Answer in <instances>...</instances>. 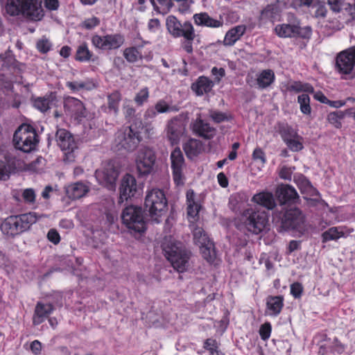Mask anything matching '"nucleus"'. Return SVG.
<instances>
[{
	"label": "nucleus",
	"instance_id": "1",
	"mask_svg": "<svg viewBox=\"0 0 355 355\" xmlns=\"http://www.w3.org/2000/svg\"><path fill=\"white\" fill-rule=\"evenodd\" d=\"M5 10L11 17H21L30 21H39L44 16L39 0H7Z\"/></svg>",
	"mask_w": 355,
	"mask_h": 355
},
{
	"label": "nucleus",
	"instance_id": "2",
	"mask_svg": "<svg viewBox=\"0 0 355 355\" xmlns=\"http://www.w3.org/2000/svg\"><path fill=\"white\" fill-rule=\"evenodd\" d=\"M268 225V214L252 207L245 209L239 216L238 227L252 234H259L265 230Z\"/></svg>",
	"mask_w": 355,
	"mask_h": 355
},
{
	"label": "nucleus",
	"instance_id": "3",
	"mask_svg": "<svg viewBox=\"0 0 355 355\" xmlns=\"http://www.w3.org/2000/svg\"><path fill=\"white\" fill-rule=\"evenodd\" d=\"M163 251L173 268L178 272L187 270L191 252L181 242H168L163 245Z\"/></svg>",
	"mask_w": 355,
	"mask_h": 355
},
{
	"label": "nucleus",
	"instance_id": "4",
	"mask_svg": "<svg viewBox=\"0 0 355 355\" xmlns=\"http://www.w3.org/2000/svg\"><path fill=\"white\" fill-rule=\"evenodd\" d=\"M12 142L15 148L25 153L35 150L40 142V136L32 125L23 123L15 130Z\"/></svg>",
	"mask_w": 355,
	"mask_h": 355
},
{
	"label": "nucleus",
	"instance_id": "5",
	"mask_svg": "<svg viewBox=\"0 0 355 355\" xmlns=\"http://www.w3.org/2000/svg\"><path fill=\"white\" fill-rule=\"evenodd\" d=\"M121 220L123 224L131 232L143 234L147 230V222L139 207L135 205L126 207L122 211Z\"/></svg>",
	"mask_w": 355,
	"mask_h": 355
},
{
	"label": "nucleus",
	"instance_id": "6",
	"mask_svg": "<svg viewBox=\"0 0 355 355\" xmlns=\"http://www.w3.org/2000/svg\"><path fill=\"white\" fill-rule=\"evenodd\" d=\"M41 159L38 157L35 162L27 164L23 160L7 159V157H4V160L0 161V180H7L12 173L24 171H37L36 163H39Z\"/></svg>",
	"mask_w": 355,
	"mask_h": 355
},
{
	"label": "nucleus",
	"instance_id": "7",
	"mask_svg": "<svg viewBox=\"0 0 355 355\" xmlns=\"http://www.w3.org/2000/svg\"><path fill=\"white\" fill-rule=\"evenodd\" d=\"M140 126L136 124H131L127 127H123L119 132L117 139L119 145L128 152L137 148L141 141Z\"/></svg>",
	"mask_w": 355,
	"mask_h": 355
},
{
	"label": "nucleus",
	"instance_id": "8",
	"mask_svg": "<svg viewBox=\"0 0 355 355\" xmlns=\"http://www.w3.org/2000/svg\"><path fill=\"white\" fill-rule=\"evenodd\" d=\"M277 216L281 222L280 227L285 231L297 230L304 222L302 211L296 207L282 210Z\"/></svg>",
	"mask_w": 355,
	"mask_h": 355
},
{
	"label": "nucleus",
	"instance_id": "9",
	"mask_svg": "<svg viewBox=\"0 0 355 355\" xmlns=\"http://www.w3.org/2000/svg\"><path fill=\"white\" fill-rule=\"evenodd\" d=\"M91 42L96 49L111 51L119 49L124 44L125 38L121 33L107 34L105 35L96 34L92 37Z\"/></svg>",
	"mask_w": 355,
	"mask_h": 355
},
{
	"label": "nucleus",
	"instance_id": "10",
	"mask_svg": "<svg viewBox=\"0 0 355 355\" xmlns=\"http://www.w3.org/2000/svg\"><path fill=\"white\" fill-rule=\"evenodd\" d=\"M166 26L168 31L175 37H184V39L194 40L195 31L190 22L182 24L173 15H169L166 19Z\"/></svg>",
	"mask_w": 355,
	"mask_h": 355
},
{
	"label": "nucleus",
	"instance_id": "11",
	"mask_svg": "<svg viewBox=\"0 0 355 355\" xmlns=\"http://www.w3.org/2000/svg\"><path fill=\"white\" fill-rule=\"evenodd\" d=\"M119 173V168L113 162H110L96 171V178L103 187L109 190H114Z\"/></svg>",
	"mask_w": 355,
	"mask_h": 355
},
{
	"label": "nucleus",
	"instance_id": "12",
	"mask_svg": "<svg viewBox=\"0 0 355 355\" xmlns=\"http://www.w3.org/2000/svg\"><path fill=\"white\" fill-rule=\"evenodd\" d=\"M64 111L67 116L73 119L78 123L83 121L87 116V110L83 103L72 96H67L64 98Z\"/></svg>",
	"mask_w": 355,
	"mask_h": 355
},
{
	"label": "nucleus",
	"instance_id": "13",
	"mask_svg": "<svg viewBox=\"0 0 355 355\" xmlns=\"http://www.w3.org/2000/svg\"><path fill=\"white\" fill-rule=\"evenodd\" d=\"M355 67V46L338 53L336 60V70L343 75L350 74Z\"/></svg>",
	"mask_w": 355,
	"mask_h": 355
},
{
	"label": "nucleus",
	"instance_id": "14",
	"mask_svg": "<svg viewBox=\"0 0 355 355\" xmlns=\"http://www.w3.org/2000/svg\"><path fill=\"white\" fill-rule=\"evenodd\" d=\"M138 191L137 181L135 177L130 174H126L122 178L119 187V202L123 203L124 201L135 198Z\"/></svg>",
	"mask_w": 355,
	"mask_h": 355
},
{
	"label": "nucleus",
	"instance_id": "15",
	"mask_svg": "<svg viewBox=\"0 0 355 355\" xmlns=\"http://www.w3.org/2000/svg\"><path fill=\"white\" fill-rule=\"evenodd\" d=\"M277 199L280 205H295L300 202V196L295 189L289 184H282L276 190Z\"/></svg>",
	"mask_w": 355,
	"mask_h": 355
},
{
	"label": "nucleus",
	"instance_id": "16",
	"mask_svg": "<svg viewBox=\"0 0 355 355\" xmlns=\"http://www.w3.org/2000/svg\"><path fill=\"white\" fill-rule=\"evenodd\" d=\"M56 141L64 152V155L72 153L78 148L77 142L73 136L65 129H59L56 132Z\"/></svg>",
	"mask_w": 355,
	"mask_h": 355
},
{
	"label": "nucleus",
	"instance_id": "17",
	"mask_svg": "<svg viewBox=\"0 0 355 355\" xmlns=\"http://www.w3.org/2000/svg\"><path fill=\"white\" fill-rule=\"evenodd\" d=\"M187 214L191 224H195L200 218L199 213L202 209L201 204L196 199V193L193 189H189L186 193Z\"/></svg>",
	"mask_w": 355,
	"mask_h": 355
},
{
	"label": "nucleus",
	"instance_id": "18",
	"mask_svg": "<svg viewBox=\"0 0 355 355\" xmlns=\"http://www.w3.org/2000/svg\"><path fill=\"white\" fill-rule=\"evenodd\" d=\"M284 298L283 295H268L266 298L265 315L277 317L284 307Z\"/></svg>",
	"mask_w": 355,
	"mask_h": 355
},
{
	"label": "nucleus",
	"instance_id": "19",
	"mask_svg": "<svg viewBox=\"0 0 355 355\" xmlns=\"http://www.w3.org/2000/svg\"><path fill=\"white\" fill-rule=\"evenodd\" d=\"M173 179L176 186L184 184L183 169L185 166L184 157H171Z\"/></svg>",
	"mask_w": 355,
	"mask_h": 355
},
{
	"label": "nucleus",
	"instance_id": "20",
	"mask_svg": "<svg viewBox=\"0 0 355 355\" xmlns=\"http://www.w3.org/2000/svg\"><path fill=\"white\" fill-rule=\"evenodd\" d=\"M246 31L245 25H238L230 28L225 34L223 43L224 46H233Z\"/></svg>",
	"mask_w": 355,
	"mask_h": 355
},
{
	"label": "nucleus",
	"instance_id": "21",
	"mask_svg": "<svg viewBox=\"0 0 355 355\" xmlns=\"http://www.w3.org/2000/svg\"><path fill=\"white\" fill-rule=\"evenodd\" d=\"M194 22L198 26L209 28H220L223 25V20H218L211 17L207 12L195 14L193 17Z\"/></svg>",
	"mask_w": 355,
	"mask_h": 355
},
{
	"label": "nucleus",
	"instance_id": "22",
	"mask_svg": "<svg viewBox=\"0 0 355 355\" xmlns=\"http://www.w3.org/2000/svg\"><path fill=\"white\" fill-rule=\"evenodd\" d=\"M53 307L51 304L38 302L36 305L33 322L35 325L41 324L49 314L52 313Z\"/></svg>",
	"mask_w": 355,
	"mask_h": 355
},
{
	"label": "nucleus",
	"instance_id": "23",
	"mask_svg": "<svg viewBox=\"0 0 355 355\" xmlns=\"http://www.w3.org/2000/svg\"><path fill=\"white\" fill-rule=\"evenodd\" d=\"M193 131L199 136L205 139H210L216 135V129L211 127L207 123H205L202 119H198L193 124Z\"/></svg>",
	"mask_w": 355,
	"mask_h": 355
},
{
	"label": "nucleus",
	"instance_id": "24",
	"mask_svg": "<svg viewBox=\"0 0 355 355\" xmlns=\"http://www.w3.org/2000/svg\"><path fill=\"white\" fill-rule=\"evenodd\" d=\"M302 29L296 25L282 24L275 28L276 34L280 37H292L301 35Z\"/></svg>",
	"mask_w": 355,
	"mask_h": 355
},
{
	"label": "nucleus",
	"instance_id": "25",
	"mask_svg": "<svg viewBox=\"0 0 355 355\" xmlns=\"http://www.w3.org/2000/svg\"><path fill=\"white\" fill-rule=\"evenodd\" d=\"M214 86V83L208 78L200 76L191 85V89L197 96H202L209 92Z\"/></svg>",
	"mask_w": 355,
	"mask_h": 355
},
{
	"label": "nucleus",
	"instance_id": "26",
	"mask_svg": "<svg viewBox=\"0 0 355 355\" xmlns=\"http://www.w3.org/2000/svg\"><path fill=\"white\" fill-rule=\"evenodd\" d=\"M252 201L268 209H272L276 203L273 195L270 192L262 191L254 195Z\"/></svg>",
	"mask_w": 355,
	"mask_h": 355
},
{
	"label": "nucleus",
	"instance_id": "27",
	"mask_svg": "<svg viewBox=\"0 0 355 355\" xmlns=\"http://www.w3.org/2000/svg\"><path fill=\"white\" fill-rule=\"evenodd\" d=\"M183 127L180 120L173 119L168 125V137L173 145L178 143L183 132Z\"/></svg>",
	"mask_w": 355,
	"mask_h": 355
},
{
	"label": "nucleus",
	"instance_id": "28",
	"mask_svg": "<svg viewBox=\"0 0 355 355\" xmlns=\"http://www.w3.org/2000/svg\"><path fill=\"white\" fill-rule=\"evenodd\" d=\"M19 232H23L29 229L30 227L37 220V214L35 212H29L24 214L15 216Z\"/></svg>",
	"mask_w": 355,
	"mask_h": 355
},
{
	"label": "nucleus",
	"instance_id": "29",
	"mask_svg": "<svg viewBox=\"0 0 355 355\" xmlns=\"http://www.w3.org/2000/svg\"><path fill=\"white\" fill-rule=\"evenodd\" d=\"M295 182L302 193L310 197L319 196L318 191L312 186L311 182L305 176H299L295 179Z\"/></svg>",
	"mask_w": 355,
	"mask_h": 355
},
{
	"label": "nucleus",
	"instance_id": "30",
	"mask_svg": "<svg viewBox=\"0 0 355 355\" xmlns=\"http://www.w3.org/2000/svg\"><path fill=\"white\" fill-rule=\"evenodd\" d=\"M88 187L81 182H76L65 188L67 196L73 200L84 196L88 192Z\"/></svg>",
	"mask_w": 355,
	"mask_h": 355
},
{
	"label": "nucleus",
	"instance_id": "31",
	"mask_svg": "<svg viewBox=\"0 0 355 355\" xmlns=\"http://www.w3.org/2000/svg\"><path fill=\"white\" fill-rule=\"evenodd\" d=\"M275 78V76L272 70H263L257 76L256 87L259 89H265L274 82Z\"/></svg>",
	"mask_w": 355,
	"mask_h": 355
},
{
	"label": "nucleus",
	"instance_id": "32",
	"mask_svg": "<svg viewBox=\"0 0 355 355\" xmlns=\"http://www.w3.org/2000/svg\"><path fill=\"white\" fill-rule=\"evenodd\" d=\"M18 225L15 216H11L3 221L1 230L4 234L15 236L20 233Z\"/></svg>",
	"mask_w": 355,
	"mask_h": 355
},
{
	"label": "nucleus",
	"instance_id": "33",
	"mask_svg": "<svg viewBox=\"0 0 355 355\" xmlns=\"http://www.w3.org/2000/svg\"><path fill=\"white\" fill-rule=\"evenodd\" d=\"M142 46H138L125 48L123 53L124 58L130 63H135L141 60L144 58H147L148 56L142 54Z\"/></svg>",
	"mask_w": 355,
	"mask_h": 355
},
{
	"label": "nucleus",
	"instance_id": "34",
	"mask_svg": "<svg viewBox=\"0 0 355 355\" xmlns=\"http://www.w3.org/2000/svg\"><path fill=\"white\" fill-rule=\"evenodd\" d=\"M284 92H306L309 93L313 92V87L309 83H302L300 81H291L284 85L282 89Z\"/></svg>",
	"mask_w": 355,
	"mask_h": 355
},
{
	"label": "nucleus",
	"instance_id": "35",
	"mask_svg": "<svg viewBox=\"0 0 355 355\" xmlns=\"http://www.w3.org/2000/svg\"><path fill=\"white\" fill-rule=\"evenodd\" d=\"M249 197L245 192H238L231 196L230 206L233 211H238L248 202Z\"/></svg>",
	"mask_w": 355,
	"mask_h": 355
},
{
	"label": "nucleus",
	"instance_id": "36",
	"mask_svg": "<svg viewBox=\"0 0 355 355\" xmlns=\"http://www.w3.org/2000/svg\"><path fill=\"white\" fill-rule=\"evenodd\" d=\"M55 98L53 93L46 94L43 97H37L33 101L34 107L42 112H45L50 109L53 101Z\"/></svg>",
	"mask_w": 355,
	"mask_h": 355
},
{
	"label": "nucleus",
	"instance_id": "37",
	"mask_svg": "<svg viewBox=\"0 0 355 355\" xmlns=\"http://www.w3.org/2000/svg\"><path fill=\"white\" fill-rule=\"evenodd\" d=\"M345 236V232L341 227H333L322 234V241L326 243L329 241H336Z\"/></svg>",
	"mask_w": 355,
	"mask_h": 355
},
{
	"label": "nucleus",
	"instance_id": "38",
	"mask_svg": "<svg viewBox=\"0 0 355 355\" xmlns=\"http://www.w3.org/2000/svg\"><path fill=\"white\" fill-rule=\"evenodd\" d=\"M93 53L89 49L86 42L80 44L76 49L75 60L81 62H89L92 60Z\"/></svg>",
	"mask_w": 355,
	"mask_h": 355
},
{
	"label": "nucleus",
	"instance_id": "39",
	"mask_svg": "<svg viewBox=\"0 0 355 355\" xmlns=\"http://www.w3.org/2000/svg\"><path fill=\"white\" fill-rule=\"evenodd\" d=\"M154 157H139V159L137 160V166L140 174H148L152 171L154 165Z\"/></svg>",
	"mask_w": 355,
	"mask_h": 355
},
{
	"label": "nucleus",
	"instance_id": "40",
	"mask_svg": "<svg viewBox=\"0 0 355 355\" xmlns=\"http://www.w3.org/2000/svg\"><path fill=\"white\" fill-rule=\"evenodd\" d=\"M186 155H198L202 153V145L201 142L195 139H190L183 146Z\"/></svg>",
	"mask_w": 355,
	"mask_h": 355
},
{
	"label": "nucleus",
	"instance_id": "41",
	"mask_svg": "<svg viewBox=\"0 0 355 355\" xmlns=\"http://www.w3.org/2000/svg\"><path fill=\"white\" fill-rule=\"evenodd\" d=\"M155 191L153 188L147 191L144 200V210L149 213L151 216L155 214Z\"/></svg>",
	"mask_w": 355,
	"mask_h": 355
},
{
	"label": "nucleus",
	"instance_id": "42",
	"mask_svg": "<svg viewBox=\"0 0 355 355\" xmlns=\"http://www.w3.org/2000/svg\"><path fill=\"white\" fill-rule=\"evenodd\" d=\"M168 208L167 200L161 189H157V223H159L158 216H161L164 211Z\"/></svg>",
	"mask_w": 355,
	"mask_h": 355
},
{
	"label": "nucleus",
	"instance_id": "43",
	"mask_svg": "<svg viewBox=\"0 0 355 355\" xmlns=\"http://www.w3.org/2000/svg\"><path fill=\"white\" fill-rule=\"evenodd\" d=\"M219 347L220 343L214 338H207L203 342V349L207 350L209 355H225Z\"/></svg>",
	"mask_w": 355,
	"mask_h": 355
},
{
	"label": "nucleus",
	"instance_id": "44",
	"mask_svg": "<svg viewBox=\"0 0 355 355\" xmlns=\"http://www.w3.org/2000/svg\"><path fill=\"white\" fill-rule=\"evenodd\" d=\"M121 100V95L119 92L114 91L107 96L108 108L112 110L114 114L119 112V103Z\"/></svg>",
	"mask_w": 355,
	"mask_h": 355
},
{
	"label": "nucleus",
	"instance_id": "45",
	"mask_svg": "<svg viewBox=\"0 0 355 355\" xmlns=\"http://www.w3.org/2000/svg\"><path fill=\"white\" fill-rule=\"evenodd\" d=\"M279 15V8L275 5H268L261 13V19H266L270 21L276 20Z\"/></svg>",
	"mask_w": 355,
	"mask_h": 355
},
{
	"label": "nucleus",
	"instance_id": "46",
	"mask_svg": "<svg viewBox=\"0 0 355 355\" xmlns=\"http://www.w3.org/2000/svg\"><path fill=\"white\" fill-rule=\"evenodd\" d=\"M202 257L208 262L213 263L216 259V251L214 242L211 245H204L200 248Z\"/></svg>",
	"mask_w": 355,
	"mask_h": 355
},
{
	"label": "nucleus",
	"instance_id": "47",
	"mask_svg": "<svg viewBox=\"0 0 355 355\" xmlns=\"http://www.w3.org/2000/svg\"><path fill=\"white\" fill-rule=\"evenodd\" d=\"M310 9L313 17L317 19H324L327 13L325 6L317 1H315Z\"/></svg>",
	"mask_w": 355,
	"mask_h": 355
},
{
	"label": "nucleus",
	"instance_id": "48",
	"mask_svg": "<svg viewBox=\"0 0 355 355\" xmlns=\"http://www.w3.org/2000/svg\"><path fill=\"white\" fill-rule=\"evenodd\" d=\"M345 112L336 111L331 112L327 116L328 121L336 128H340L342 125L341 120L345 117Z\"/></svg>",
	"mask_w": 355,
	"mask_h": 355
},
{
	"label": "nucleus",
	"instance_id": "49",
	"mask_svg": "<svg viewBox=\"0 0 355 355\" xmlns=\"http://www.w3.org/2000/svg\"><path fill=\"white\" fill-rule=\"evenodd\" d=\"M155 109L152 107L148 110L145 113L144 115V125L146 131L148 135L150 134V131L153 130V127L152 126L153 123L155 121Z\"/></svg>",
	"mask_w": 355,
	"mask_h": 355
},
{
	"label": "nucleus",
	"instance_id": "50",
	"mask_svg": "<svg viewBox=\"0 0 355 355\" xmlns=\"http://www.w3.org/2000/svg\"><path fill=\"white\" fill-rule=\"evenodd\" d=\"M297 102L300 104V111L304 114H310L311 108L310 106V98L309 95L302 94L298 96Z\"/></svg>",
	"mask_w": 355,
	"mask_h": 355
},
{
	"label": "nucleus",
	"instance_id": "51",
	"mask_svg": "<svg viewBox=\"0 0 355 355\" xmlns=\"http://www.w3.org/2000/svg\"><path fill=\"white\" fill-rule=\"evenodd\" d=\"M21 197L24 203L33 206L35 204L36 193L33 189L28 188L21 191Z\"/></svg>",
	"mask_w": 355,
	"mask_h": 355
},
{
	"label": "nucleus",
	"instance_id": "52",
	"mask_svg": "<svg viewBox=\"0 0 355 355\" xmlns=\"http://www.w3.org/2000/svg\"><path fill=\"white\" fill-rule=\"evenodd\" d=\"M280 134L285 143L297 136L296 131L288 125L283 126L280 130Z\"/></svg>",
	"mask_w": 355,
	"mask_h": 355
},
{
	"label": "nucleus",
	"instance_id": "53",
	"mask_svg": "<svg viewBox=\"0 0 355 355\" xmlns=\"http://www.w3.org/2000/svg\"><path fill=\"white\" fill-rule=\"evenodd\" d=\"M66 86L73 92H76L81 89L89 90L92 88L90 84L83 81L67 82Z\"/></svg>",
	"mask_w": 355,
	"mask_h": 355
},
{
	"label": "nucleus",
	"instance_id": "54",
	"mask_svg": "<svg viewBox=\"0 0 355 355\" xmlns=\"http://www.w3.org/2000/svg\"><path fill=\"white\" fill-rule=\"evenodd\" d=\"M271 332L272 325L269 322H266L261 324L259 330V336L263 340H267L269 339Z\"/></svg>",
	"mask_w": 355,
	"mask_h": 355
},
{
	"label": "nucleus",
	"instance_id": "55",
	"mask_svg": "<svg viewBox=\"0 0 355 355\" xmlns=\"http://www.w3.org/2000/svg\"><path fill=\"white\" fill-rule=\"evenodd\" d=\"M302 140V137L297 135L295 137V138L292 139L291 141H287L286 144L292 151L297 152L303 148Z\"/></svg>",
	"mask_w": 355,
	"mask_h": 355
},
{
	"label": "nucleus",
	"instance_id": "56",
	"mask_svg": "<svg viewBox=\"0 0 355 355\" xmlns=\"http://www.w3.org/2000/svg\"><path fill=\"white\" fill-rule=\"evenodd\" d=\"M37 49L42 53H46L51 49V42L46 38L40 40L36 44Z\"/></svg>",
	"mask_w": 355,
	"mask_h": 355
},
{
	"label": "nucleus",
	"instance_id": "57",
	"mask_svg": "<svg viewBox=\"0 0 355 355\" xmlns=\"http://www.w3.org/2000/svg\"><path fill=\"white\" fill-rule=\"evenodd\" d=\"M148 89L144 88L136 94L135 101L138 105H141L148 100Z\"/></svg>",
	"mask_w": 355,
	"mask_h": 355
},
{
	"label": "nucleus",
	"instance_id": "58",
	"mask_svg": "<svg viewBox=\"0 0 355 355\" xmlns=\"http://www.w3.org/2000/svg\"><path fill=\"white\" fill-rule=\"evenodd\" d=\"M346 346L343 344L338 338H334L332 345L331 346V350L332 352H336L338 354H341L345 351Z\"/></svg>",
	"mask_w": 355,
	"mask_h": 355
},
{
	"label": "nucleus",
	"instance_id": "59",
	"mask_svg": "<svg viewBox=\"0 0 355 355\" xmlns=\"http://www.w3.org/2000/svg\"><path fill=\"white\" fill-rule=\"evenodd\" d=\"M315 1L316 0H293L291 6L295 9L302 7H306L310 9Z\"/></svg>",
	"mask_w": 355,
	"mask_h": 355
},
{
	"label": "nucleus",
	"instance_id": "60",
	"mask_svg": "<svg viewBox=\"0 0 355 355\" xmlns=\"http://www.w3.org/2000/svg\"><path fill=\"white\" fill-rule=\"evenodd\" d=\"M303 292V286L300 282H294L291 285V294L295 298H300Z\"/></svg>",
	"mask_w": 355,
	"mask_h": 355
},
{
	"label": "nucleus",
	"instance_id": "61",
	"mask_svg": "<svg viewBox=\"0 0 355 355\" xmlns=\"http://www.w3.org/2000/svg\"><path fill=\"white\" fill-rule=\"evenodd\" d=\"M123 112L125 119L128 122H130L135 116L136 110L130 105H124L123 108Z\"/></svg>",
	"mask_w": 355,
	"mask_h": 355
},
{
	"label": "nucleus",
	"instance_id": "62",
	"mask_svg": "<svg viewBox=\"0 0 355 355\" xmlns=\"http://www.w3.org/2000/svg\"><path fill=\"white\" fill-rule=\"evenodd\" d=\"M100 19L96 17L86 19L83 21V27L86 29L90 30L100 24Z\"/></svg>",
	"mask_w": 355,
	"mask_h": 355
},
{
	"label": "nucleus",
	"instance_id": "63",
	"mask_svg": "<svg viewBox=\"0 0 355 355\" xmlns=\"http://www.w3.org/2000/svg\"><path fill=\"white\" fill-rule=\"evenodd\" d=\"M209 116L216 123H220L222 121L227 120L228 118L227 115L226 114L221 112H217V111H213V110L209 112Z\"/></svg>",
	"mask_w": 355,
	"mask_h": 355
},
{
	"label": "nucleus",
	"instance_id": "64",
	"mask_svg": "<svg viewBox=\"0 0 355 355\" xmlns=\"http://www.w3.org/2000/svg\"><path fill=\"white\" fill-rule=\"evenodd\" d=\"M331 9L336 12H338L341 10L344 0H326Z\"/></svg>",
	"mask_w": 355,
	"mask_h": 355
}]
</instances>
